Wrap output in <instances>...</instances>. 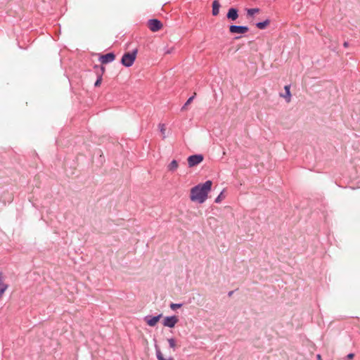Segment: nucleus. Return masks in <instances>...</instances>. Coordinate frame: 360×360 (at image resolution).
Segmentation results:
<instances>
[{
	"instance_id": "1",
	"label": "nucleus",
	"mask_w": 360,
	"mask_h": 360,
	"mask_svg": "<svg viewBox=\"0 0 360 360\" xmlns=\"http://www.w3.org/2000/svg\"><path fill=\"white\" fill-rule=\"evenodd\" d=\"M212 181L207 180L205 183L198 184L191 189L190 199L193 202L203 203L208 197V193L211 191Z\"/></svg>"
},
{
	"instance_id": "2",
	"label": "nucleus",
	"mask_w": 360,
	"mask_h": 360,
	"mask_svg": "<svg viewBox=\"0 0 360 360\" xmlns=\"http://www.w3.org/2000/svg\"><path fill=\"white\" fill-rule=\"evenodd\" d=\"M137 53V49H135L130 52H125L122 56L120 60L121 64L126 68L132 66L136 60Z\"/></svg>"
},
{
	"instance_id": "3",
	"label": "nucleus",
	"mask_w": 360,
	"mask_h": 360,
	"mask_svg": "<svg viewBox=\"0 0 360 360\" xmlns=\"http://www.w3.org/2000/svg\"><path fill=\"white\" fill-rule=\"evenodd\" d=\"M204 160V156L202 154H195L188 156L187 161L189 167H193L201 163Z\"/></svg>"
},
{
	"instance_id": "4",
	"label": "nucleus",
	"mask_w": 360,
	"mask_h": 360,
	"mask_svg": "<svg viewBox=\"0 0 360 360\" xmlns=\"http://www.w3.org/2000/svg\"><path fill=\"white\" fill-rule=\"evenodd\" d=\"M231 34H245L249 31V27L245 25H231L229 27Z\"/></svg>"
},
{
	"instance_id": "5",
	"label": "nucleus",
	"mask_w": 360,
	"mask_h": 360,
	"mask_svg": "<svg viewBox=\"0 0 360 360\" xmlns=\"http://www.w3.org/2000/svg\"><path fill=\"white\" fill-rule=\"evenodd\" d=\"M148 27L152 32H158L162 27V23L158 19H150L148 21Z\"/></svg>"
},
{
	"instance_id": "6",
	"label": "nucleus",
	"mask_w": 360,
	"mask_h": 360,
	"mask_svg": "<svg viewBox=\"0 0 360 360\" xmlns=\"http://www.w3.org/2000/svg\"><path fill=\"white\" fill-rule=\"evenodd\" d=\"M115 54L113 52H110L105 54L101 55L99 56L98 60L102 64H108L111 63L115 60Z\"/></svg>"
},
{
	"instance_id": "7",
	"label": "nucleus",
	"mask_w": 360,
	"mask_h": 360,
	"mask_svg": "<svg viewBox=\"0 0 360 360\" xmlns=\"http://www.w3.org/2000/svg\"><path fill=\"white\" fill-rule=\"evenodd\" d=\"M162 316V314H160L157 316L148 315L146 316L143 319L149 326L154 327Z\"/></svg>"
},
{
	"instance_id": "8",
	"label": "nucleus",
	"mask_w": 360,
	"mask_h": 360,
	"mask_svg": "<svg viewBox=\"0 0 360 360\" xmlns=\"http://www.w3.org/2000/svg\"><path fill=\"white\" fill-rule=\"evenodd\" d=\"M178 321L179 319L176 316H169L164 319L162 324L166 327L174 328Z\"/></svg>"
},
{
	"instance_id": "9",
	"label": "nucleus",
	"mask_w": 360,
	"mask_h": 360,
	"mask_svg": "<svg viewBox=\"0 0 360 360\" xmlns=\"http://www.w3.org/2000/svg\"><path fill=\"white\" fill-rule=\"evenodd\" d=\"M226 18L231 21H235L238 18V9L231 7L226 13Z\"/></svg>"
},
{
	"instance_id": "10",
	"label": "nucleus",
	"mask_w": 360,
	"mask_h": 360,
	"mask_svg": "<svg viewBox=\"0 0 360 360\" xmlns=\"http://www.w3.org/2000/svg\"><path fill=\"white\" fill-rule=\"evenodd\" d=\"M285 94H280V96L285 98L287 103H289L291 99L290 85H285L284 86Z\"/></svg>"
},
{
	"instance_id": "11",
	"label": "nucleus",
	"mask_w": 360,
	"mask_h": 360,
	"mask_svg": "<svg viewBox=\"0 0 360 360\" xmlns=\"http://www.w3.org/2000/svg\"><path fill=\"white\" fill-rule=\"evenodd\" d=\"M212 15L217 16L219 13V8L221 7V4H220L219 1L218 0H214L212 2Z\"/></svg>"
},
{
	"instance_id": "12",
	"label": "nucleus",
	"mask_w": 360,
	"mask_h": 360,
	"mask_svg": "<svg viewBox=\"0 0 360 360\" xmlns=\"http://www.w3.org/2000/svg\"><path fill=\"white\" fill-rule=\"evenodd\" d=\"M155 354H156V357H157L158 360H173L172 357H169V359L164 358L159 346L156 344L155 345Z\"/></svg>"
},
{
	"instance_id": "13",
	"label": "nucleus",
	"mask_w": 360,
	"mask_h": 360,
	"mask_svg": "<svg viewBox=\"0 0 360 360\" xmlns=\"http://www.w3.org/2000/svg\"><path fill=\"white\" fill-rule=\"evenodd\" d=\"M270 24V20L269 19H266L264 21H262V22H258L255 24L256 27L258 28V29H260V30H264Z\"/></svg>"
},
{
	"instance_id": "14",
	"label": "nucleus",
	"mask_w": 360,
	"mask_h": 360,
	"mask_svg": "<svg viewBox=\"0 0 360 360\" xmlns=\"http://www.w3.org/2000/svg\"><path fill=\"white\" fill-rule=\"evenodd\" d=\"M178 166H179V165H178L177 161L176 160H173L169 163V165H168L167 168H168L169 171L174 172L177 169Z\"/></svg>"
},
{
	"instance_id": "15",
	"label": "nucleus",
	"mask_w": 360,
	"mask_h": 360,
	"mask_svg": "<svg viewBox=\"0 0 360 360\" xmlns=\"http://www.w3.org/2000/svg\"><path fill=\"white\" fill-rule=\"evenodd\" d=\"M195 95H196V94L194 93V94L192 96L188 98L187 101L184 103V105L181 108V110H185L186 108L187 105H188L193 101V100L194 99Z\"/></svg>"
},
{
	"instance_id": "16",
	"label": "nucleus",
	"mask_w": 360,
	"mask_h": 360,
	"mask_svg": "<svg viewBox=\"0 0 360 360\" xmlns=\"http://www.w3.org/2000/svg\"><path fill=\"white\" fill-rule=\"evenodd\" d=\"M259 11V9L257 8H248L247 10V14L249 16H252L253 15H255V13H258Z\"/></svg>"
},
{
	"instance_id": "17",
	"label": "nucleus",
	"mask_w": 360,
	"mask_h": 360,
	"mask_svg": "<svg viewBox=\"0 0 360 360\" xmlns=\"http://www.w3.org/2000/svg\"><path fill=\"white\" fill-rule=\"evenodd\" d=\"M167 341H168L169 347L173 349L174 350H175V348L176 346L175 339L172 338L168 339Z\"/></svg>"
},
{
	"instance_id": "18",
	"label": "nucleus",
	"mask_w": 360,
	"mask_h": 360,
	"mask_svg": "<svg viewBox=\"0 0 360 360\" xmlns=\"http://www.w3.org/2000/svg\"><path fill=\"white\" fill-rule=\"evenodd\" d=\"M225 198L224 195V191H222L219 195L215 198L214 202L219 203Z\"/></svg>"
},
{
	"instance_id": "19",
	"label": "nucleus",
	"mask_w": 360,
	"mask_h": 360,
	"mask_svg": "<svg viewBox=\"0 0 360 360\" xmlns=\"http://www.w3.org/2000/svg\"><path fill=\"white\" fill-rule=\"evenodd\" d=\"M182 305V303H171L169 307L172 310H176V309L181 308Z\"/></svg>"
},
{
	"instance_id": "20",
	"label": "nucleus",
	"mask_w": 360,
	"mask_h": 360,
	"mask_svg": "<svg viewBox=\"0 0 360 360\" xmlns=\"http://www.w3.org/2000/svg\"><path fill=\"white\" fill-rule=\"evenodd\" d=\"M105 71V68L103 65H101L98 72H96V76H101L103 77V75Z\"/></svg>"
},
{
	"instance_id": "21",
	"label": "nucleus",
	"mask_w": 360,
	"mask_h": 360,
	"mask_svg": "<svg viewBox=\"0 0 360 360\" xmlns=\"http://www.w3.org/2000/svg\"><path fill=\"white\" fill-rule=\"evenodd\" d=\"M97 77V79L94 83V86L95 87H98L100 86L101 84V82H102V79H103V77H101V76H96Z\"/></svg>"
},
{
	"instance_id": "22",
	"label": "nucleus",
	"mask_w": 360,
	"mask_h": 360,
	"mask_svg": "<svg viewBox=\"0 0 360 360\" xmlns=\"http://www.w3.org/2000/svg\"><path fill=\"white\" fill-rule=\"evenodd\" d=\"M8 287V285H3L1 288H0V298L2 297Z\"/></svg>"
},
{
	"instance_id": "23",
	"label": "nucleus",
	"mask_w": 360,
	"mask_h": 360,
	"mask_svg": "<svg viewBox=\"0 0 360 360\" xmlns=\"http://www.w3.org/2000/svg\"><path fill=\"white\" fill-rule=\"evenodd\" d=\"M159 127L161 133L164 135L165 131V125L164 124H160Z\"/></svg>"
},
{
	"instance_id": "24",
	"label": "nucleus",
	"mask_w": 360,
	"mask_h": 360,
	"mask_svg": "<svg viewBox=\"0 0 360 360\" xmlns=\"http://www.w3.org/2000/svg\"><path fill=\"white\" fill-rule=\"evenodd\" d=\"M3 279V274L0 272V288H1L3 285H8L7 284L2 282Z\"/></svg>"
},
{
	"instance_id": "25",
	"label": "nucleus",
	"mask_w": 360,
	"mask_h": 360,
	"mask_svg": "<svg viewBox=\"0 0 360 360\" xmlns=\"http://www.w3.org/2000/svg\"><path fill=\"white\" fill-rule=\"evenodd\" d=\"M354 353H349V354H348L347 355V359L348 360H352V359H354Z\"/></svg>"
},
{
	"instance_id": "26",
	"label": "nucleus",
	"mask_w": 360,
	"mask_h": 360,
	"mask_svg": "<svg viewBox=\"0 0 360 360\" xmlns=\"http://www.w3.org/2000/svg\"><path fill=\"white\" fill-rule=\"evenodd\" d=\"M100 66L101 65H94V69L95 70V72L96 73L97 72H98L99 70V68H100Z\"/></svg>"
},
{
	"instance_id": "27",
	"label": "nucleus",
	"mask_w": 360,
	"mask_h": 360,
	"mask_svg": "<svg viewBox=\"0 0 360 360\" xmlns=\"http://www.w3.org/2000/svg\"><path fill=\"white\" fill-rule=\"evenodd\" d=\"M343 46H344L345 48H347V47L349 46V43H348V41H345V42L343 43Z\"/></svg>"
},
{
	"instance_id": "28",
	"label": "nucleus",
	"mask_w": 360,
	"mask_h": 360,
	"mask_svg": "<svg viewBox=\"0 0 360 360\" xmlns=\"http://www.w3.org/2000/svg\"><path fill=\"white\" fill-rule=\"evenodd\" d=\"M172 49H173V48L169 49H167V51H165V53H166V54L171 53H172Z\"/></svg>"
},
{
	"instance_id": "29",
	"label": "nucleus",
	"mask_w": 360,
	"mask_h": 360,
	"mask_svg": "<svg viewBox=\"0 0 360 360\" xmlns=\"http://www.w3.org/2000/svg\"><path fill=\"white\" fill-rule=\"evenodd\" d=\"M233 291L229 292V293H228L229 297H231L233 295Z\"/></svg>"
},
{
	"instance_id": "30",
	"label": "nucleus",
	"mask_w": 360,
	"mask_h": 360,
	"mask_svg": "<svg viewBox=\"0 0 360 360\" xmlns=\"http://www.w3.org/2000/svg\"><path fill=\"white\" fill-rule=\"evenodd\" d=\"M317 360H321V356L320 354L317 355Z\"/></svg>"
},
{
	"instance_id": "31",
	"label": "nucleus",
	"mask_w": 360,
	"mask_h": 360,
	"mask_svg": "<svg viewBox=\"0 0 360 360\" xmlns=\"http://www.w3.org/2000/svg\"><path fill=\"white\" fill-rule=\"evenodd\" d=\"M240 37H241L240 36H238V37H234V39H240Z\"/></svg>"
}]
</instances>
